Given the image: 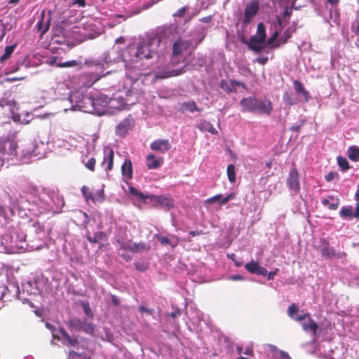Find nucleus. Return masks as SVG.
I'll list each match as a JSON object with an SVG mask.
<instances>
[{
	"instance_id": "f257e3e1",
	"label": "nucleus",
	"mask_w": 359,
	"mask_h": 359,
	"mask_svg": "<svg viewBox=\"0 0 359 359\" xmlns=\"http://www.w3.org/2000/svg\"><path fill=\"white\" fill-rule=\"evenodd\" d=\"M243 111L259 113L269 116L273 110V104L270 100H258L254 96L244 97L240 101Z\"/></svg>"
},
{
	"instance_id": "f03ea898",
	"label": "nucleus",
	"mask_w": 359,
	"mask_h": 359,
	"mask_svg": "<svg viewBox=\"0 0 359 359\" xmlns=\"http://www.w3.org/2000/svg\"><path fill=\"white\" fill-rule=\"evenodd\" d=\"M152 43L149 41L139 42L136 46L128 48L130 61L137 62L144 59L149 60L157 55V51L152 48Z\"/></svg>"
},
{
	"instance_id": "7ed1b4c3",
	"label": "nucleus",
	"mask_w": 359,
	"mask_h": 359,
	"mask_svg": "<svg viewBox=\"0 0 359 359\" xmlns=\"http://www.w3.org/2000/svg\"><path fill=\"white\" fill-rule=\"evenodd\" d=\"M67 326L70 330L82 331L91 336L95 334V325L93 323L88 322L85 318H72L68 321Z\"/></svg>"
},
{
	"instance_id": "20e7f679",
	"label": "nucleus",
	"mask_w": 359,
	"mask_h": 359,
	"mask_svg": "<svg viewBox=\"0 0 359 359\" xmlns=\"http://www.w3.org/2000/svg\"><path fill=\"white\" fill-rule=\"evenodd\" d=\"M191 40H185L182 38L174 41L170 57V62L172 66L181 62L182 54L191 46Z\"/></svg>"
},
{
	"instance_id": "39448f33",
	"label": "nucleus",
	"mask_w": 359,
	"mask_h": 359,
	"mask_svg": "<svg viewBox=\"0 0 359 359\" xmlns=\"http://www.w3.org/2000/svg\"><path fill=\"white\" fill-rule=\"evenodd\" d=\"M21 202L25 200L29 205L37 204L39 200V192L38 188L32 184H27L22 187V194H20Z\"/></svg>"
},
{
	"instance_id": "423d86ee",
	"label": "nucleus",
	"mask_w": 359,
	"mask_h": 359,
	"mask_svg": "<svg viewBox=\"0 0 359 359\" xmlns=\"http://www.w3.org/2000/svg\"><path fill=\"white\" fill-rule=\"evenodd\" d=\"M187 65L180 69H172L169 66L158 69L155 72L154 78L156 79H165L172 76L181 75L187 72Z\"/></svg>"
},
{
	"instance_id": "0eeeda50",
	"label": "nucleus",
	"mask_w": 359,
	"mask_h": 359,
	"mask_svg": "<svg viewBox=\"0 0 359 359\" xmlns=\"http://www.w3.org/2000/svg\"><path fill=\"white\" fill-rule=\"evenodd\" d=\"M135 120L130 114L121 121L116 127L115 133L117 136L124 137L134 126Z\"/></svg>"
},
{
	"instance_id": "6e6552de",
	"label": "nucleus",
	"mask_w": 359,
	"mask_h": 359,
	"mask_svg": "<svg viewBox=\"0 0 359 359\" xmlns=\"http://www.w3.org/2000/svg\"><path fill=\"white\" fill-rule=\"evenodd\" d=\"M259 10V2L258 0H252L248 3L244 10V18L243 24L248 25L251 20L257 15Z\"/></svg>"
},
{
	"instance_id": "1a4fd4ad",
	"label": "nucleus",
	"mask_w": 359,
	"mask_h": 359,
	"mask_svg": "<svg viewBox=\"0 0 359 359\" xmlns=\"http://www.w3.org/2000/svg\"><path fill=\"white\" fill-rule=\"evenodd\" d=\"M121 243L123 245V251H129L133 253H140L151 249L150 244L144 242L133 243L131 240L128 245L123 241Z\"/></svg>"
},
{
	"instance_id": "9d476101",
	"label": "nucleus",
	"mask_w": 359,
	"mask_h": 359,
	"mask_svg": "<svg viewBox=\"0 0 359 359\" xmlns=\"http://www.w3.org/2000/svg\"><path fill=\"white\" fill-rule=\"evenodd\" d=\"M93 97L88 95H84L82 98L78 101L76 106L79 110L86 112L94 114L95 107H93Z\"/></svg>"
},
{
	"instance_id": "9b49d317",
	"label": "nucleus",
	"mask_w": 359,
	"mask_h": 359,
	"mask_svg": "<svg viewBox=\"0 0 359 359\" xmlns=\"http://www.w3.org/2000/svg\"><path fill=\"white\" fill-rule=\"evenodd\" d=\"M286 184L290 189L295 192H298L300 190L299 175L294 165L289 172Z\"/></svg>"
},
{
	"instance_id": "f8f14e48",
	"label": "nucleus",
	"mask_w": 359,
	"mask_h": 359,
	"mask_svg": "<svg viewBox=\"0 0 359 359\" xmlns=\"http://www.w3.org/2000/svg\"><path fill=\"white\" fill-rule=\"evenodd\" d=\"M59 333L61 334L62 341L65 346L76 348H79V336H71L64 328H60Z\"/></svg>"
},
{
	"instance_id": "ddd939ff",
	"label": "nucleus",
	"mask_w": 359,
	"mask_h": 359,
	"mask_svg": "<svg viewBox=\"0 0 359 359\" xmlns=\"http://www.w3.org/2000/svg\"><path fill=\"white\" fill-rule=\"evenodd\" d=\"M20 295V287L18 284L10 283L8 286L4 287V291L1 292V299L6 297L8 301H11L12 299H18Z\"/></svg>"
},
{
	"instance_id": "4468645a",
	"label": "nucleus",
	"mask_w": 359,
	"mask_h": 359,
	"mask_svg": "<svg viewBox=\"0 0 359 359\" xmlns=\"http://www.w3.org/2000/svg\"><path fill=\"white\" fill-rule=\"evenodd\" d=\"M17 143L13 140H7L0 143V154L8 156L17 154Z\"/></svg>"
},
{
	"instance_id": "2eb2a0df",
	"label": "nucleus",
	"mask_w": 359,
	"mask_h": 359,
	"mask_svg": "<svg viewBox=\"0 0 359 359\" xmlns=\"http://www.w3.org/2000/svg\"><path fill=\"white\" fill-rule=\"evenodd\" d=\"M150 148L152 151H158L161 154H165L171 149V144L168 140H156L151 143Z\"/></svg>"
},
{
	"instance_id": "dca6fc26",
	"label": "nucleus",
	"mask_w": 359,
	"mask_h": 359,
	"mask_svg": "<svg viewBox=\"0 0 359 359\" xmlns=\"http://www.w3.org/2000/svg\"><path fill=\"white\" fill-rule=\"evenodd\" d=\"M245 269L252 274L266 276L267 270L260 266L258 262L252 260L245 265Z\"/></svg>"
},
{
	"instance_id": "f3484780",
	"label": "nucleus",
	"mask_w": 359,
	"mask_h": 359,
	"mask_svg": "<svg viewBox=\"0 0 359 359\" xmlns=\"http://www.w3.org/2000/svg\"><path fill=\"white\" fill-rule=\"evenodd\" d=\"M264 40H262L255 36H252L249 41L246 42V44L250 50L259 53L264 48Z\"/></svg>"
},
{
	"instance_id": "a211bd4d",
	"label": "nucleus",
	"mask_w": 359,
	"mask_h": 359,
	"mask_svg": "<svg viewBox=\"0 0 359 359\" xmlns=\"http://www.w3.org/2000/svg\"><path fill=\"white\" fill-rule=\"evenodd\" d=\"M81 192L86 201L90 200L93 203H95L96 201H102L104 200L103 190L98 191L96 196H93L92 191L88 187L83 186Z\"/></svg>"
},
{
	"instance_id": "6ab92c4d",
	"label": "nucleus",
	"mask_w": 359,
	"mask_h": 359,
	"mask_svg": "<svg viewBox=\"0 0 359 359\" xmlns=\"http://www.w3.org/2000/svg\"><path fill=\"white\" fill-rule=\"evenodd\" d=\"M129 231L126 229L120 228L118 229L117 233L115 236V241L116 243L119 245L121 250H123V245L121 243L122 241L126 244V245L130 244L131 239L129 238Z\"/></svg>"
},
{
	"instance_id": "aec40b11",
	"label": "nucleus",
	"mask_w": 359,
	"mask_h": 359,
	"mask_svg": "<svg viewBox=\"0 0 359 359\" xmlns=\"http://www.w3.org/2000/svg\"><path fill=\"white\" fill-rule=\"evenodd\" d=\"M318 249L320 251L322 256L325 259H332L336 255L334 249L325 240L321 241Z\"/></svg>"
},
{
	"instance_id": "412c9836",
	"label": "nucleus",
	"mask_w": 359,
	"mask_h": 359,
	"mask_svg": "<svg viewBox=\"0 0 359 359\" xmlns=\"http://www.w3.org/2000/svg\"><path fill=\"white\" fill-rule=\"evenodd\" d=\"M163 162V158L161 156L156 157L154 154H149L147 156V166L149 169H157Z\"/></svg>"
},
{
	"instance_id": "4be33fe9",
	"label": "nucleus",
	"mask_w": 359,
	"mask_h": 359,
	"mask_svg": "<svg viewBox=\"0 0 359 359\" xmlns=\"http://www.w3.org/2000/svg\"><path fill=\"white\" fill-rule=\"evenodd\" d=\"M104 159L102 161V164H105V163L107 164V165L105 168V170L107 172H108V171L112 170V168H113L114 153V151L110 148L105 149L104 150Z\"/></svg>"
},
{
	"instance_id": "5701e85b",
	"label": "nucleus",
	"mask_w": 359,
	"mask_h": 359,
	"mask_svg": "<svg viewBox=\"0 0 359 359\" xmlns=\"http://www.w3.org/2000/svg\"><path fill=\"white\" fill-rule=\"evenodd\" d=\"M121 173L126 179L131 180L133 178V165L130 159H126L121 165Z\"/></svg>"
},
{
	"instance_id": "b1692460",
	"label": "nucleus",
	"mask_w": 359,
	"mask_h": 359,
	"mask_svg": "<svg viewBox=\"0 0 359 359\" xmlns=\"http://www.w3.org/2000/svg\"><path fill=\"white\" fill-rule=\"evenodd\" d=\"M219 87L226 93H236V88L233 80L227 81L222 79L219 83Z\"/></svg>"
},
{
	"instance_id": "393cba45",
	"label": "nucleus",
	"mask_w": 359,
	"mask_h": 359,
	"mask_svg": "<svg viewBox=\"0 0 359 359\" xmlns=\"http://www.w3.org/2000/svg\"><path fill=\"white\" fill-rule=\"evenodd\" d=\"M322 204L325 206H328V208L332 210H337L339 201L338 198H335L333 196H330L327 198L322 200Z\"/></svg>"
},
{
	"instance_id": "a878e982",
	"label": "nucleus",
	"mask_w": 359,
	"mask_h": 359,
	"mask_svg": "<svg viewBox=\"0 0 359 359\" xmlns=\"http://www.w3.org/2000/svg\"><path fill=\"white\" fill-rule=\"evenodd\" d=\"M308 323H302V326L304 331H311L313 335H316L319 327L318 325L311 318L308 319Z\"/></svg>"
},
{
	"instance_id": "bb28decb",
	"label": "nucleus",
	"mask_w": 359,
	"mask_h": 359,
	"mask_svg": "<svg viewBox=\"0 0 359 359\" xmlns=\"http://www.w3.org/2000/svg\"><path fill=\"white\" fill-rule=\"evenodd\" d=\"M107 100V97L105 98ZM93 107L95 109L94 114H101L104 110V108L107 104V100H102L100 97H93Z\"/></svg>"
},
{
	"instance_id": "cd10ccee",
	"label": "nucleus",
	"mask_w": 359,
	"mask_h": 359,
	"mask_svg": "<svg viewBox=\"0 0 359 359\" xmlns=\"http://www.w3.org/2000/svg\"><path fill=\"white\" fill-rule=\"evenodd\" d=\"M294 89L297 93L301 94L304 96L306 102L309 100V92L304 88V85L299 81L295 80L293 82Z\"/></svg>"
},
{
	"instance_id": "c85d7f7f",
	"label": "nucleus",
	"mask_w": 359,
	"mask_h": 359,
	"mask_svg": "<svg viewBox=\"0 0 359 359\" xmlns=\"http://www.w3.org/2000/svg\"><path fill=\"white\" fill-rule=\"evenodd\" d=\"M150 198L161 206L168 208L172 206V201L165 196L152 195Z\"/></svg>"
},
{
	"instance_id": "c756f323",
	"label": "nucleus",
	"mask_w": 359,
	"mask_h": 359,
	"mask_svg": "<svg viewBox=\"0 0 359 359\" xmlns=\"http://www.w3.org/2000/svg\"><path fill=\"white\" fill-rule=\"evenodd\" d=\"M348 157L352 161H359V147L351 146L348 148Z\"/></svg>"
},
{
	"instance_id": "7c9ffc66",
	"label": "nucleus",
	"mask_w": 359,
	"mask_h": 359,
	"mask_svg": "<svg viewBox=\"0 0 359 359\" xmlns=\"http://www.w3.org/2000/svg\"><path fill=\"white\" fill-rule=\"evenodd\" d=\"M86 238L89 242L93 243H96L99 241L105 240L107 238V235L103 231H99V232H96L94 234V236L93 237H91L90 236L89 232H88L86 234Z\"/></svg>"
},
{
	"instance_id": "2f4dec72",
	"label": "nucleus",
	"mask_w": 359,
	"mask_h": 359,
	"mask_svg": "<svg viewBox=\"0 0 359 359\" xmlns=\"http://www.w3.org/2000/svg\"><path fill=\"white\" fill-rule=\"evenodd\" d=\"M182 110L193 113L194 111H200L201 109L197 107L194 101L184 102L182 105Z\"/></svg>"
},
{
	"instance_id": "473e14b6",
	"label": "nucleus",
	"mask_w": 359,
	"mask_h": 359,
	"mask_svg": "<svg viewBox=\"0 0 359 359\" xmlns=\"http://www.w3.org/2000/svg\"><path fill=\"white\" fill-rule=\"evenodd\" d=\"M198 128L201 130L208 131L212 134L216 135L218 133L217 130L211 125L209 122L207 121H201Z\"/></svg>"
},
{
	"instance_id": "72a5a7b5",
	"label": "nucleus",
	"mask_w": 359,
	"mask_h": 359,
	"mask_svg": "<svg viewBox=\"0 0 359 359\" xmlns=\"http://www.w3.org/2000/svg\"><path fill=\"white\" fill-rule=\"evenodd\" d=\"M15 48V45L8 46L5 48L4 53L0 57V62H4L10 58Z\"/></svg>"
},
{
	"instance_id": "f704fd0d",
	"label": "nucleus",
	"mask_w": 359,
	"mask_h": 359,
	"mask_svg": "<svg viewBox=\"0 0 359 359\" xmlns=\"http://www.w3.org/2000/svg\"><path fill=\"white\" fill-rule=\"evenodd\" d=\"M340 216L342 217H348L350 219L354 217L353 208L351 206L342 207L340 210Z\"/></svg>"
},
{
	"instance_id": "c9c22d12",
	"label": "nucleus",
	"mask_w": 359,
	"mask_h": 359,
	"mask_svg": "<svg viewBox=\"0 0 359 359\" xmlns=\"http://www.w3.org/2000/svg\"><path fill=\"white\" fill-rule=\"evenodd\" d=\"M228 180L231 183L236 182V172L235 165L233 164H229L226 169Z\"/></svg>"
},
{
	"instance_id": "e433bc0d",
	"label": "nucleus",
	"mask_w": 359,
	"mask_h": 359,
	"mask_svg": "<svg viewBox=\"0 0 359 359\" xmlns=\"http://www.w3.org/2000/svg\"><path fill=\"white\" fill-rule=\"evenodd\" d=\"M337 164L343 171L347 170L350 168L349 163L347 159L341 156L337 158Z\"/></svg>"
},
{
	"instance_id": "4c0bfd02",
	"label": "nucleus",
	"mask_w": 359,
	"mask_h": 359,
	"mask_svg": "<svg viewBox=\"0 0 359 359\" xmlns=\"http://www.w3.org/2000/svg\"><path fill=\"white\" fill-rule=\"evenodd\" d=\"M255 36L260 38L262 40H266V28L263 22H259L257 25V34Z\"/></svg>"
},
{
	"instance_id": "58836bf2",
	"label": "nucleus",
	"mask_w": 359,
	"mask_h": 359,
	"mask_svg": "<svg viewBox=\"0 0 359 359\" xmlns=\"http://www.w3.org/2000/svg\"><path fill=\"white\" fill-rule=\"evenodd\" d=\"M279 32L276 31L273 34L270 36V38L267 41V44L271 46V47L278 48L280 46V41L275 43L276 40L279 36Z\"/></svg>"
},
{
	"instance_id": "ea45409f",
	"label": "nucleus",
	"mask_w": 359,
	"mask_h": 359,
	"mask_svg": "<svg viewBox=\"0 0 359 359\" xmlns=\"http://www.w3.org/2000/svg\"><path fill=\"white\" fill-rule=\"evenodd\" d=\"M81 304L83 307L85 315L88 318H93L94 314L90 309L89 303L88 302H83Z\"/></svg>"
},
{
	"instance_id": "a19ab883",
	"label": "nucleus",
	"mask_w": 359,
	"mask_h": 359,
	"mask_svg": "<svg viewBox=\"0 0 359 359\" xmlns=\"http://www.w3.org/2000/svg\"><path fill=\"white\" fill-rule=\"evenodd\" d=\"M283 102L288 105H294L297 103L296 99H294L291 94L285 93L283 97Z\"/></svg>"
},
{
	"instance_id": "79ce46f5",
	"label": "nucleus",
	"mask_w": 359,
	"mask_h": 359,
	"mask_svg": "<svg viewBox=\"0 0 359 359\" xmlns=\"http://www.w3.org/2000/svg\"><path fill=\"white\" fill-rule=\"evenodd\" d=\"M158 238L162 245H170L171 247L175 248L177 243L172 241L167 236H158Z\"/></svg>"
},
{
	"instance_id": "37998d69",
	"label": "nucleus",
	"mask_w": 359,
	"mask_h": 359,
	"mask_svg": "<svg viewBox=\"0 0 359 359\" xmlns=\"http://www.w3.org/2000/svg\"><path fill=\"white\" fill-rule=\"evenodd\" d=\"M299 311V308L295 303H292L287 309V314L291 318H294V315Z\"/></svg>"
},
{
	"instance_id": "c03bdc74",
	"label": "nucleus",
	"mask_w": 359,
	"mask_h": 359,
	"mask_svg": "<svg viewBox=\"0 0 359 359\" xmlns=\"http://www.w3.org/2000/svg\"><path fill=\"white\" fill-rule=\"evenodd\" d=\"M292 32H290V29H287L280 39H279V41L282 42V43L285 44L287 42L288 39L291 38Z\"/></svg>"
},
{
	"instance_id": "a18cd8bd",
	"label": "nucleus",
	"mask_w": 359,
	"mask_h": 359,
	"mask_svg": "<svg viewBox=\"0 0 359 359\" xmlns=\"http://www.w3.org/2000/svg\"><path fill=\"white\" fill-rule=\"evenodd\" d=\"M79 64L76 60H71L65 62H61L57 64V67H75Z\"/></svg>"
},
{
	"instance_id": "49530a36",
	"label": "nucleus",
	"mask_w": 359,
	"mask_h": 359,
	"mask_svg": "<svg viewBox=\"0 0 359 359\" xmlns=\"http://www.w3.org/2000/svg\"><path fill=\"white\" fill-rule=\"evenodd\" d=\"M151 5H152V4L147 3V4L144 5L143 6L137 8L135 11H133L131 13V14L130 15H128V17L137 15V14L140 13L142 11L149 8L151 6Z\"/></svg>"
},
{
	"instance_id": "de8ad7c7",
	"label": "nucleus",
	"mask_w": 359,
	"mask_h": 359,
	"mask_svg": "<svg viewBox=\"0 0 359 359\" xmlns=\"http://www.w3.org/2000/svg\"><path fill=\"white\" fill-rule=\"evenodd\" d=\"M96 163V160L94 157H91L88 160L86 163H85L86 167L90 170V171L95 170V166Z\"/></svg>"
},
{
	"instance_id": "09e8293b",
	"label": "nucleus",
	"mask_w": 359,
	"mask_h": 359,
	"mask_svg": "<svg viewBox=\"0 0 359 359\" xmlns=\"http://www.w3.org/2000/svg\"><path fill=\"white\" fill-rule=\"evenodd\" d=\"M292 13V7H285V11L282 15V18L288 20L291 17Z\"/></svg>"
},
{
	"instance_id": "8fccbe9b",
	"label": "nucleus",
	"mask_w": 359,
	"mask_h": 359,
	"mask_svg": "<svg viewBox=\"0 0 359 359\" xmlns=\"http://www.w3.org/2000/svg\"><path fill=\"white\" fill-rule=\"evenodd\" d=\"M222 198V194H217V195H215L212 197H210L208 199H206L205 201V203L206 204H212V203H214L217 201H219L221 200V198Z\"/></svg>"
},
{
	"instance_id": "3c124183",
	"label": "nucleus",
	"mask_w": 359,
	"mask_h": 359,
	"mask_svg": "<svg viewBox=\"0 0 359 359\" xmlns=\"http://www.w3.org/2000/svg\"><path fill=\"white\" fill-rule=\"evenodd\" d=\"M130 190L131 194L139 197L141 199L144 200L145 198H149L148 196H145L143 193L138 191L135 188L131 187V188H130Z\"/></svg>"
},
{
	"instance_id": "603ef678",
	"label": "nucleus",
	"mask_w": 359,
	"mask_h": 359,
	"mask_svg": "<svg viewBox=\"0 0 359 359\" xmlns=\"http://www.w3.org/2000/svg\"><path fill=\"white\" fill-rule=\"evenodd\" d=\"M309 318H311V314L309 313H306L302 315L294 316L293 319L297 321H302L305 319H309Z\"/></svg>"
},
{
	"instance_id": "864d4df0",
	"label": "nucleus",
	"mask_w": 359,
	"mask_h": 359,
	"mask_svg": "<svg viewBox=\"0 0 359 359\" xmlns=\"http://www.w3.org/2000/svg\"><path fill=\"white\" fill-rule=\"evenodd\" d=\"M121 250H121L120 248L118 249V255L120 257H123L126 262L130 261L132 259V257L130 255L127 254V253L121 252Z\"/></svg>"
},
{
	"instance_id": "5fc2aeb1",
	"label": "nucleus",
	"mask_w": 359,
	"mask_h": 359,
	"mask_svg": "<svg viewBox=\"0 0 359 359\" xmlns=\"http://www.w3.org/2000/svg\"><path fill=\"white\" fill-rule=\"evenodd\" d=\"M268 60H269L268 57L264 56V55H261V56L258 57L257 58H256L255 62H257L261 65H265L268 62Z\"/></svg>"
},
{
	"instance_id": "6e6d98bb",
	"label": "nucleus",
	"mask_w": 359,
	"mask_h": 359,
	"mask_svg": "<svg viewBox=\"0 0 359 359\" xmlns=\"http://www.w3.org/2000/svg\"><path fill=\"white\" fill-rule=\"evenodd\" d=\"M186 11H187V8L186 7H182V8H181L180 9H178L177 11V12L175 14H173V16L174 17L182 18V17L184 16Z\"/></svg>"
},
{
	"instance_id": "4d7b16f0",
	"label": "nucleus",
	"mask_w": 359,
	"mask_h": 359,
	"mask_svg": "<svg viewBox=\"0 0 359 359\" xmlns=\"http://www.w3.org/2000/svg\"><path fill=\"white\" fill-rule=\"evenodd\" d=\"M337 172H330L327 175H325V179L327 182L332 181L334 177H337Z\"/></svg>"
},
{
	"instance_id": "13d9d810",
	"label": "nucleus",
	"mask_w": 359,
	"mask_h": 359,
	"mask_svg": "<svg viewBox=\"0 0 359 359\" xmlns=\"http://www.w3.org/2000/svg\"><path fill=\"white\" fill-rule=\"evenodd\" d=\"M80 213L83 217V224H84L85 226H86V225L90 222V218H89L88 215H87V213L82 212V211H80Z\"/></svg>"
},
{
	"instance_id": "bf43d9fd",
	"label": "nucleus",
	"mask_w": 359,
	"mask_h": 359,
	"mask_svg": "<svg viewBox=\"0 0 359 359\" xmlns=\"http://www.w3.org/2000/svg\"><path fill=\"white\" fill-rule=\"evenodd\" d=\"M233 84H235L236 88V86H239V87L243 88V89L248 88L246 85L243 82H241V81H237V80H234V79H233Z\"/></svg>"
},
{
	"instance_id": "052dcab7",
	"label": "nucleus",
	"mask_w": 359,
	"mask_h": 359,
	"mask_svg": "<svg viewBox=\"0 0 359 359\" xmlns=\"http://www.w3.org/2000/svg\"><path fill=\"white\" fill-rule=\"evenodd\" d=\"M352 31L357 35H359V20L355 22V25L353 24Z\"/></svg>"
},
{
	"instance_id": "680f3d73",
	"label": "nucleus",
	"mask_w": 359,
	"mask_h": 359,
	"mask_svg": "<svg viewBox=\"0 0 359 359\" xmlns=\"http://www.w3.org/2000/svg\"><path fill=\"white\" fill-rule=\"evenodd\" d=\"M297 28V22H292V25L287 28L290 29V32H295Z\"/></svg>"
},
{
	"instance_id": "e2e57ef3",
	"label": "nucleus",
	"mask_w": 359,
	"mask_h": 359,
	"mask_svg": "<svg viewBox=\"0 0 359 359\" xmlns=\"http://www.w3.org/2000/svg\"><path fill=\"white\" fill-rule=\"evenodd\" d=\"M231 280H243V277L241 275H233L229 278Z\"/></svg>"
},
{
	"instance_id": "0e129e2a",
	"label": "nucleus",
	"mask_w": 359,
	"mask_h": 359,
	"mask_svg": "<svg viewBox=\"0 0 359 359\" xmlns=\"http://www.w3.org/2000/svg\"><path fill=\"white\" fill-rule=\"evenodd\" d=\"M181 314V312H180V309H177L175 310L174 312H172L170 313V316L172 318H176L177 317L180 316Z\"/></svg>"
},
{
	"instance_id": "69168bd1",
	"label": "nucleus",
	"mask_w": 359,
	"mask_h": 359,
	"mask_svg": "<svg viewBox=\"0 0 359 359\" xmlns=\"http://www.w3.org/2000/svg\"><path fill=\"white\" fill-rule=\"evenodd\" d=\"M74 4H79L80 6L84 7L86 6L85 0H73Z\"/></svg>"
},
{
	"instance_id": "338daca9",
	"label": "nucleus",
	"mask_w": 359,
	"mask_h": 359,
	"mask_svg": "<svg viewBox=\"0 0 359 359\" xmlns=\"http://www.w3.org/2000/svg\"><path fill=\"white\" fill-rule=\"evenodd\" d=\"M276 274V271H271L269 273H267V279L273 280L274 278L275 275Z\"/></svg>"
},
{
	"instance_id": "774afa93",
	"label": "nucleus",
	"mask_w": 359,
	"mask_h": 359,
	"mask_svg": "<svg viewBox=\"0 0 359 359\" xmlns=\"http://www.w3.org/2000/svg\"><path fill=\"white\" fill-rule=\"evenodd\" d=\"M354 217L359 219V203L356 204V208L354 212Z\"/></svg>"
}]
</instances>
